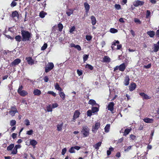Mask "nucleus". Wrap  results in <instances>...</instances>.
Masks as SVG:
<instances>
[{
    "label": "nucleus",
    "mask_w": 159,
    "mask_h": 159,
    "mask_svg": "<svg viewBox=\"0 0 159 159\" xmlns=\"http://www.w3.org/2000/svg\"><path fill=\"white\" fill-rule=\"evenodd\" d=\"M21 32L23 41L26 42L30 41V39L32 35L31 33L24 30H21Z\"/></svg>",
    "instance_id": "obj_1"
},
{
    "label": "nucleus",
    "mask_w": 159,
    "mask_h": 159,
    "mask_svg": "<svg viewBox=\"0 0 159 159\" xmlns=\"http://www.w3.org/2000/svg\"><path fill=\"white\" fill-rule=\"evenodd\" d=\"M89 129L87 126H84L82 127L81 133L84 137H86L89 135Z\"/></svg>",
    "instance_id": "obj_2"
},
{
    "label": "nucleus",
    "mask_w": 159,
    "mask_h": 159,
    "mask_svg": "<svg viewBox=\"0 0 159 159\" xmlns=\"http://www.w3.org/2000/svg\"><path fill=\"white\" fill-rule=\"evenodd\" d=\"M126 67L125 64V63H123L119 66H116L114 68V72H117V70H118L121 71L123 72L125 70Z\"/></svg>",
    "instance_id": "obj_3"
},
{
    "label": "nucleus",
    "mask_w": 159,
    "mask_h": 159,
    "mask_svg": "<svg viewBox=\"0 0 159 159\" xmlns=\"http://www.w3.org/2000/svg\"><path fill=\"white\" fill-rule=\"evenodd\" d=\"M19 17V15L18 14V12L17 11H15L12 12L10 16V17H11L13 20L16 22L18 19Z\"/></svg>",
    "instance_id": "obj_4"
},
{
    "label": "nucleus",
    "mask_w": 159,
    "mask_h": 159,
    "mask_svg": "<svg viewBox=\"0 0 159 159\" xmlns=\"http://www.w3.org/2000/svg\"><path fill=\"white\" fill-rule=\"evenodd\" d=\"M11 109L9 111V113L12 116H13L18 111L16 106L11 107Z\"/></svg>",
    "instance_id": "obj_5"
},
{
    "label": "nucleus",
    "mask_w": 159,
    "mask_h": 159,
    "mask_svg": "<svg viewBox=\"0 0 159 159\" xmlns=\"http://www.w3.org/2000/svg\"><path fill=\"white\" fill-rule=\"evenodd\" d=\"M54 67V65L53 63L52 62H49L48 63V66H46L45 67V72L46 73H48L49 72V71L51 70L52 69H53Z\"/></svg>",
    "instance_id": "obj_6"
},
{
    "label": "nucleus",
    "mask_w": 159,
    "mask_h": 159,
    "mask_svg": "<svg viewBox=\"0 0 159 159\" xmlns=\"http://www.w3.org/2000/svg\"><path fill=\"white\" fill-rule=\"evenodd\" d=\"M100 124L99 122L95 123L94 126H93L92 131L93 132H95L100 126Z\"/></svg>",
    "instance_id": "obj_7"
},
{
    "label": "nucleus",
    "mask_w": 159,
    "mask_h": 159,
    "mask_svg": "<svg viewBox=\"0 0 159 159\" xmlns=\"http://www.w3.org/2000/svg\"><path fill=\"white\" fill-rule=\"evenodd\" d=\"M139 94L140 96L142 97L143 99V100L149 99L151 98L150 96H148L144 93H140Z\"/></svg>",
    "instance_id": "obj_8"
},
{
    "label": "nucleus",
    "mask_w": 159,
    "mask_h": 159,
    "mask_svg": "<svg viewBox=\"0 0 159 159\" xmlns=\"http://www.w3.org/2000/svg\"><path fill=\"white\" fill-rule=\"evenodd\" d=\"M21 62V60L19 58H17L13 62H12L11 65V66H13L18 65Z\"/></svg>",
    "instance_id": "obj_9"
},
{
    "label": "nucleus",
    "mask_w": 159,
    "mask_h": 159,
    "mask_svg": "<svg viewBox=\"0 0 159 159\" xmlns=\"http://www.w3.org/2000/svg\"><path fill=\"white\" fill-rule=\"evenodd\" d=\"M144 3V2L143 1L138 0L134 2L133 4L135 7H137L139 6H142L143 5Z\"/></svg>",
    "instance_id": "obj_10"
},
{
    "label": "nucleus",
    "mask_w": 159,
    "mask_h": 159,
    "mask_svg": "<svg viewBox=\"0 0 159 159\" xmlns=\"http://www.w3.org/2000/svg\"><path fill=\"white\" fill-rule=\"evenodd\" d=\"M114 105L115 104L113 102H110L107 106L108 110L112 112L114 110Z\"/></svg>",
    "instance_id": "obj_11"
},
{
    "label": "nucleus",
    "mask_w": 159,
    "mask_h": 159,
    "mask_svg": "<svg viewBox=\"0 0 159 159\" xmlns=\"http://www.w3.org/2000/svg\"><path fill=\"white\" fill-rule=\"evenodd\" d=\"M25 60L29 65H32L34 63V61L32 59L31 57H26Z\"/></svg>",
    "instance_id": "obj_12"
},
{
    "label": "nucleus",
    "mask_w": 159,
    "mask_h": 159,
    "mask_svg": "<svg viewBox=\"0 0 159 159\" xmlns=\"http://www.w3.org/2000/svg\"><path fill=\"white\" fill-rule=\"evenodd\" d=\"M137 86L136 84L134 82L131 83L129 87V89L130 91H132L134 90Z\"/></svg>",
    "instance_id": "obj_13"
},
{
    "label": "nucleus",
    "mask_w": 159,
    "mask_h": 159,
    "mask_svg": "<svg viewBox=\"0 0 159 159\" xmlns=\"http://www.w3.org/2000/svg\"><path fill=\"white\" fill-rule=\"evenodd\" d=\"M84 5L85 10L86 14V16H87L90 9V6L86 2L84 3Z\"/></svg>",
    "instance_id": "obj_14"
},
{
    "label": "nucleus",
    "mask_w": 159,
    "mask_h": 159,
    "mask_svg": "<svg viewBox=\"0 0 159 159\" xmlns=\"http://www.w3.org/2000/svg\"><path fill=\"white\" fill-rule=\"evenodd\" d=\"M129 78L128 75H126L125 77V79L124 81V85L125 86H127L129 84Z\"/></svg>",
    "instance_id": "obj_15"
},
{
    "label": "nucleus",
    "mask_w": 159,
    "mask_h": 159,
    "mask_svg": "<svg viewBox=\"0 0 159 159\" xmlns=\"http://www.w3.org/2000/svg\"><path fill=\"white\" fill-rule=\"evenodd\" d=\"M91 21V23L93 25H95L97 22V20L95 17L94 16H92L90 17Z\"/></svg>",
    "instance_id": "obj_16"
},
{
    "label": "nucleus",
    "mask_w": 159,
    "mask_h": 159,
    "mask_svg": "<svg viewBox=\"0 0 159 159\" xmlns=\"http://www.w3.org/2000/svg\"><path fill=\"white\" fill-rule=\"evenodd\" d=\"M33 93L34 95L39 96L41 93V91L38 89H35L33 91Z\"/></svg>",
    "instance_id": "obj_17"
},
{
    "label": "nucleus",
    "mask_w": 159,
    "mask_h": 159,
    "mask_svg": "<svg viewBox=\"0 0 159 159\" xmlns=\"http://www.w3.org/2000/svg\"><path fill=\"white\" fill-rule=\"evenodd\" d=\"M147 34L151 38L153 37L155 35V32L153 31H148L147 32Z\"/></svg>",
    "instance_id": "obj_18"
},
{
    "label": "nucleus",
    "mask_w": 159,
    "mask_h": 159,
    "mask_svg": "<svg viewBox=\"0 0 159 159\" xmlns=\"http://www.w3.org/2000/svg\"><path fill=\"white\" fill-rule=\"evenodd\" d=\"M21 96L25 97L26 95L28 94V93L25 90H23L18 93Z\"/></svg>",
    "instance_id": "obj_19"
},
{
    "label": "nucleus",
    "mask_w": 159,
    "mask_h": 159,
    "mask_svg": "<svg viewBox=\"0 0 159 159\" xmlns=\"http://www.w3.org/2000/svg\"><path fill=\"white\" fill-rule=\"evenodd\" d=\"M16 41L18 42H20L21 41H22V37L20 35L16 36L14 38Z\"/></svg>",
    "instance_id": "obj_20"
},
{
    "label": "nucleus",
    "mask_w": 159,
    "mask_h": 159,
    "mask_svg": "<svg viewBox=\"0 0 159 159\" xmlns=\"http://www.w3.org/2000/svg\"><path fill=\"white\" fill-rule=\"evenodd\" d=\"M80 113L78 110H76L74 112L73 116L75 117L76 118H78L80 115Z\"/></svg>",
    "instance_id": "obj_21"
},
{
    "label": "nucleus",
    "mask_w": 159,
    "mask_h": 159,
    "mask_svg": "<svg viewBox=\"0 0 159 159\" xmlns=\"http://www.w3.org/2000/svg\"><path fill=\"white\" fill-rule=\"evenodd\" d=\"M143 121L146 123H152L153 122V119H150L148 118H144L143 119Z\"/></svg>",
    "instance_id": "obj_22"
},
{
    "label": "nucleus",
    "mask_w": 159,
    "mask_h": 159,
    "mask_svg": "<svg viewBox=\"0 0 159 159\" xmlns=\"http://www.w3.org/2000/svg\"><path fill=\"white\" fill-rule=\"evenodd\" d=\"M110 58L107 56H105L103 59V62L109 63L110 61Z\"/></svg>",
    "instance_id": "obj_23"
},
{
    "label": "nucleus",
    "mask_w": 159,
    "mask_h": 159,
    "mask_svg": "<svg viewBox=\"0 0 159 159\" xmlns=\"http://www.w3.org/2000/svg\"><path fill=\"white\" fill-rule=\"evenodd\" d=\"M88 103L91 105L92 106H96L97 105L96 101L93 99H90Z\"/></svg>",
    "instance_id": "obj_24"
},
{
    "label": "nucleus",
    "mask_w": 159,
    "mask_h": 159,
    "mask_svg": "<svg viewBox=\"0 0 159 159\" xmlns=\"http://www.w3.org/2000/svg\"><path fill=\"white\" fill-rule=\"evenodd\" d=\"M38 143V142L34 139H32L30 141V144L33 146H35Z\"/></svg>",
    "instance_id": "obj_25"
},
{
    "label": "nucleus",
    "mask_w": 159,
    "mask_h": 159,
    "mask_svg": "<svg viewBox=\"0 0 159 159\" xmlns=\"http://www.w3.org/2000/svg\"><path fill=\"white\" fill-rule=\"evenodd\" d=\"M63 125V123H62L61 124H58L57 125V130L58 131H61L62 130Z\"/></svg>",
    "instance_id": "obj_26"
},
{
    "label": "nucleus",
    "mask_w": 159,
    "mask_h": 159,
    "mask_svg": "<svg viewBox=\"0 0 159 159\" xmlns=\"http://www.w3.org/2000/svg\"><path fill=\"white\" fill-rule=\"evenodd\" d=\"M59 94L60 97L63 100L65 99V94L63 92H61L59 93Z\"/></svg>",
    "instance_id": "obj_27"
},
{
    "label": "nucleus",
    "mask_w": 159,
    "mask_h": 159,
    "mask_svg": "<svg viewBox=\"0 0 159 159\" xmlns=\"http://www.w3.org/2000/svg\"><path fill=\"white\" fill-rule=\"evenodd\" d=\"M131 130V129H126L124 131L123 135L125 136H126L127 134H128L130 132Z\"/></svg>",
    "instance_id": "obj_28"
},
{
    "label": "nucleus",
    "mask_w": 159,
    "mask_h": 159,
    "mask_svg": "<svg viewBox=\"0 0 159 159\" xmlns=\"http://www.w3.org/2000/svg\"><path fill=\"white\" fill-rule=\"evenodd\" d=\"M57 27L58 30L60 32L61 31L63 27L62 24L60 22L57 25Z\"/></svg>",
    "instance_id": "obj_29"
},
{
    "label": "nucleus",
    "mask_w": 159,
    "mask_h": 159,
    "mask_svg": "<svg viewBox=\"0 0 159 159\" xmlns=\"http://www.w3.org/2000/svg\"><path fill=\"white\" fill-rule=\"evenodd\" d=\"M102 144L101 142H99L96 144H95L94 146V147L97 150L99 148V147L101 146Z\"/></svg>",
    "instance_id": "obj_30"
},
{
    "label": "nucleus",
    "mask_w": 159,
    "mask_h": 159,
    "mask_svg": "<svg viewBox=\"0 0 159 159\" xmlns=\"http://www.w3.org/2000/svg\"><path fill=\"white\" fill-rule=\"evenodd\" d=\"M110 127V125L109 124H107L105 126L104 129L106 132L107 133L109 131Z\"/></svg>",
    "instance_id": "obj_31"
},
{
    "label": "nucleus",
    "mask_w": 159,
    "mask_h": 159,
    "mask_svg": "<svg viewBox=\"0 0 159 159\" xmlns=\"http://www.w3.org/2000/svg\"><path fill=\"white\" fill-rule=\"evenodd\" d=\"M74 10L72 9H69L68 11L66 12V14H67L68 16H70V15L72 14L73 13Z\"/></svg>",
    "instance_id": "obj_32"
},
{
    "label": "nucleus",
    "mask_w": 159,
    "mask_h": 159,
    "mask_svg": "<svg viewBox=\"0 0 159 159\" xmlns=\"http://www.w3.org/2000/svg\"><path fill=\"white\" fill-rule=\"evenodd\" d=\"M154 50L153 51L155 52H157L158 50L159 49V46L157 44H155L154 45Z\"/></svg>",
    "instance_id": "obj_33"
},
{
    "label": "nucleus",
    "mask_w": 159,
    "mask_h": 159,
    "mask_svg": "<svg viewBox=\"0 0 159 159\" xmlns=\"http://www.w3.org/2000/svg\"><path fill=\"white\" fill-rule=\"evenodd\" d=\"M47 14V13L43 11H41L39 13V16L41 18H43Z\"/></svg>",
    "instance_id": "obj_34"
},
{
    "label": "nucleus",
    "mask_w": 159,
    "mask_h": 159,
    "mask_svg": "<svg viewBox=\"0 0 159 159\" xmlns=\"http://www.w3.org/2000/svg\"><path fill=\"white\" fill-rule=\"evenodd\" d=\"M115 41H116V42H113V43L112 44V45L111 46V47L112 49V50H114V46H116V44H119V41L118 40L116 41L115 40Z\"/></svg>",
    "instance_id": "obj_35"
},
{
    "label": "nucleus",
    "mask_w": 159,
    "mask_h": 159,
    "mask_svg": "<svg viewBox=\"0 0 159 159\" xmlns=\"http://www.w3.org/2000/svg\"><path fill=\"white\" fill-rule=\"evenodd\" d=\"M14 146V144H11L9 145L7 148V150L8 151L12 150V149L13 148Z\"/></svg>",
    "instance_id": "obj_36"
},
{
    "label": "nucleus",
    "mask_w": 159,
    "mask_h": 159,
    "mask_svg": "<svg viewBox=\"0 0 159 159\" xmlns=\"http://www.w3.org/2000/svg\"><path fill=\"white\" fill-rule=\"evenodd\" d=\"M92 111L93 113H95L99 111L98 108L96 107H93L92 108Z\"/></svg>",
    "instance_id": "obj_37"
},
{
    "label": "nucleus",
    "mask_w": 159,
    "mask_h": 159,
    "mask_svg": "<svg viewBox=\"0 0 159 159\" xmlns=\"http://www.w3.org/2000/svg\"><path fill=\"white\" fill-rule=\"evenodd\" d=\"M47 110L48 112H52V108L50 105H48L46 107Z\"/></svg>",
    "instance_id": "obj_38"
},
{
    "label": "nucleus",
    "mask_w": 159,
    "mask_h": 159,
    "mask_svg": "<svg viewBox=\"0 0 159 159\" xmlns=\"http://www.w3.org/2000/svg\"><path fill=\"white\" fill-rule=\"evenodd\" d=\"M114 150V149L112 147L110 148L109 150L107 151V156H109L111 154V152Z\"/></svg>",
    "instance_id": "obj_39"
},
{
    "label": "nucleus",
    "mask_w": 159,
    "mask_h": 159,
    "mask_svg": "<svg viewBox=\"0 0 159 159\" xmlns=\"http://www.w3.org/2000/svg\"><path fill=\"white\" fill-rule=\"evenodd\" d=\"M85 67L87 68L90 70H92L93 69V67L91 65L87 64L85 66Z\"/></svg>",
    "instance_id": "obj_40"
},
{
    "label": "nucleus",
    "mask_w": 159,
    "mask_h": 159,
    "mask_svg": "<svg viewBox=\"0 0 159 159\" xmlns=\"http://www.w3.org/2000/svg\"><path fill=\"white\" fill-rule=\"evenodd\" d=\"M110 32L112 33H117L118 30L117 29H116L114 28H111L110 29Z\"/></svg>",
    "instance_id": "obj_41"
},
{
    "label": "nucleus",
    "mask_w": 159,
    "mask_h": 159,
    "mask_svg": "<svg viewBox=\"0 0 159 159\" xmlns=\"http://www.w3.org/2000/svg\"><path fill=\"white\" fill-rule=\"evenodd\" d=\"M48 45L47 43H44L43 44V46L41 48V50L42 51H44L47 48Z\"/></svg>",
    "instance_id": "obj_42"
},
{
    "label": "nucleus",
    "mask_w": 159,
    "mask_h": 159,
    "mask_svg": "<svg viewBox=\"0 0 159 159\" xmlns=\"http://www.w3.org/2000/svg\"><path fill=\"white\" fill-rule=\"evenodd\" d=\"M132 146H129L128 147L125 148L124 151L125 152H128L131 149Z\"/></svg>",
    "instance_id": "obj_43"
},
{
    "label": "nucleus",
    "mask_w": 159,
    "mask_h": 159,
    "mask_svg": "<svg viewBox=\"0 0 159 159\" xmlns=\"http://www.w3.org/2000/svg\"><path fill=\"white\" fill-rule=\"evenodd\" d=\"M89 57V55L84 54L83 55V58L84 62H85L87 60Z\"/></svg>",
    "instance_id": "obj_44"
},
{
    "label": "nucleus",
    "mask_w": 159,
    "mask_h": 159,
    "mask_svg": "<svg viewBox=\"0 0 159 159\" xmlns=\"http://www.w3.org/2000/svg\"><path fill=\"white\" fill-rule=\"evenodd\" d=\"M47 93L48 94H51L54 97H55L56 96V94L53 91H48Z\"/></svg>",
    "instance_id": "obj_45"
},
{
    "label": "nucleus",
    "mask_w": 159,
    "mask_h": 159,
    "mask_svg": "<svg viewBox=\"0 0 159 159\" xmlns=\"http://www.w3.org/2000/svg\"><path fill=\"white\" fill-rule=\"evenodd\" d=\"M69 152L70 153H73L75 152V151L73 147H72L69 150Z\"/></svg>",
    "instance_id": "obj_46"
},
{
    "label": "nucleus",
    "mask_w": 159,
    "mask_h": 159,
    "mask_svg": "<svg viewBox=\"0 0 159 159\" xmlns=\"http://www.w3.org/2000/svg\"><path fill=\"white\" fill-rule=\"evenodd\" d=\"M16 122L15 120H12L10 121V125L11 126H14L16 125Z\"/></svg>",
    "instance_id": "obj_47"
},
{
    "label": "nucleus",
    "mask_w": 159,
    "mask_h": 159,
    "mask_svg": "<svg viewBox=\"0 0 159 159\" xmlns=\"http://www.w3.org/2000/svg\"><path fill=\"white\" fill-rule=\"evenodd\" d=\"M25 124L27 126H28L30 125V122L29 120L27 119H25L24 121Z\"/></svg>",
    "instance_id": "obj_48"
},
{
    "label": "nucleus",
    "mask_w": 159,
    "mask_h": 159,
    "mask_svg": "<svg viewBox=\"0 0 159 159\" xmlns=\"http://www.w3.org/2000/svg\"><path fill=\"white\" fill-rule=\"evenodd\" d=\"M92 113L91 110H88L87 112V116H92Z\"/></svg>",
    "instance_id": "obj_49"
},
{
    "label": "nucleus",
    "mask_w": 159,
    "mask_h": 159,
    "mask_svg": "<svg viewBox=\"0 0 159 159\" xmlns=\"http://www.w3.org/2000/svg\"><path fill=\"white\" fill-rule=\"evenodd\" d=\"M77 72L79 76H80L83 74L82 71L81 70H80L79 69H77Z\"/></svg>",
    "instance_id": "obj_50"
},
{
    "label": "nucleus",
    "mask_w": 159,
    "mask_h": 159,
    "mask_svg": "<svg viewBox=\"0 0 159 159\" xmlns=\"http://www.w3.org/2000/svg\"><path fill=\"white\" fill-rule=\"evenodd\" d=\"M17 5V3L15 2L14 1H12L11 4V7H14L16 6Z\"/></svg>",
    "instance_id": "obj_51"
},
{
    "label": "nucleus",
    "mask_w": 159,
    "mask_h": 159,
    "mask_svg": "<svg viewBox=\"0 0 159 159\" xmlns=\"http://www.w3.org/2000/svg\"><path fill=\"white\" fill-rule=\"evenodd\" d=\"M17 149H16V148H14L12 151L11 153L12 154H16L17 153Z\"/></svg>",
    "instance_id": "obj_52"
},
{
    "label": "nucleus",
    "mask_w": 159,
    "mask_h": 159,
    "mask_svg": "<svg viewBox=\"0 0 159 159\" xmlns=\"http://www.w3.org/2000/svg\"><path fill=\"white\" fill-rule=\"evenodd\" d=\"M75 27L73 26L70 29L69 32L70 33H72L73 31H75Z\"/></svg>",
    "instance_id": "obj_53"
},
{
    "label": "nucleus",
    "mask_w": 159,
    "mask_h": 159,
    "mask_svg": "<svg viewBox=\"0 0 159 159\" xmlns=\"http://www.w3.org/2000/svg\"><path fill=\"white\" fill-rule=\"evenodd\" d=\"M33 132V130L32 129H31L29 131H27L26 132V134L28 135H30L32 134Z\"/></svg>",
    "instance_id": "obj_54"
},
{
    "label": "nucleus",
    "mask_w": 159,
    "mask_h": 159,
    "mask_svg": "<svg viewBox=\"0 0 159 159\" xmlns=\"http://www.w3.org/2000/svg\"><path fill=\"white\" fill-rule=\"evenodd\" d=\"M92 39V37L90 35H86V39L88 41H90Z\"/></svg>",
    "instance_id": "obj_55"
},
{
    "label": "nucleus",
    "mask_w": 159,
    "mask_h": 159,
    "mask_svg": "<svg viewBox=\"0 0 159 159\" xmlns=\"http://www.w3.org/2000/svg\"><path fill=\"white\" fill-rule=\"evenodd\" d=\"M66 150L67 149L66 148H64L62 150L61 154L63 155H64L66 153Z\"/></svg>",
    "instance_id": "obj_56"
},
{
    "label": "nucleus",
    "mask_w": 159,
    "mask_h": 159,
    "mask_svg": "<svg viewBox=\"0 0 159 159\" xmlns=\"http://www.w3.org/2000/svg\"><path fill=\"white\" fill-rule=\"evenodd\" d=\"M54 86L55 89L57 90L60 87L57 83H56Z\"/></svg>",
    "instance_id": "obj_57"
},
{
    "label": "nucleus",
    "mask_w": 159,
    "mask_h": 159,
    "mask_svg": "<svg viewBox=\"0 0 159 159\" xmlns=\"http://www.w3.org/2000/svg\"><path fill=\"white\" fill-rule=\"evenodd\" d=\"M115 8L118 10L121 9L120 5L119 4H116L115 5Z\"/></svg>",
    "instance_id": "obj_58"
},
{
    "label": "nucleus",
    "mask_w": 159,
    "mask_h": 159,
    "mask_svg": "<svg viewBox=\"0 0 159 159\" xmlns=\"http://www.w3.org/2000/svg\"><path fill=\"white\" fill-rule=\"evenodd\" d=\"M43 80H44V81H45V82H48V80H49V78L48 77V76H45L44 78H43Z\"/></svg>",
    "instance_id": "obj_59"
},
{
    "label": "nucleus",
    "mask_w": 159,
    "mask_h": 159,
    "mask_svg": "<svg viewBox=\"0 0 159 159\" xmlns=\"http://www.w3.org/2000/svg\"><path fill=\"white\" fill-rule=\"evenodd\" d=\"M75 48H76L79 51H80L81 50L80 46L79 45H76Z\"/></svg>",
    "instance_id": "obj_60"
},
{
    "label": "nucleus",
    "mask_w": 159,
    "mask_h": 159,
    "mask_svg": "<svg viewBox=\"0 0 159 159\" xmlns=\"http://www.w3.org/2000/svg\"><path fill=\"white\" fill-rule=\"evenodd\" d=\"M23 87L22 85H20L17 90L18 93V92L22 91V89H23Z\"/></svg>",
    "instance_id": "obj_61"
},
{
    "label": "nucleus",
    "mask_w": 159,
    "mask_h": 159,
    "mask_svg": "<svg viewBox=\"0 0 159 159\" xmlns=\"http://www.w3.org/2000/svg\"><path fill=\"white\" fill-rule=\"evenodd\" d=\"M130 32L133 37H134L135 36V34L134 31L133 30H130Z\"/></svg>",
    "instance_id": "obj_62"
},
{
    "label": "nucleus",
    "mask_w": 159,
    "mask_h": 159,
    "mask_svg": "<svg viewBox=\"0 0 159 159\" xmlns=\"http://www.w3.org/2000/svg\"><path fill=\"white\" fill-rule=\"evenodd\" d=\"M58 106V105L57 103H55L52 104V108H54L57 107Z\"/></svg>",
    "instance_id": "obj_63"
},
{
    "label": "nucleus",
    "mask_w": 159,
    "mask_h": 159,
    "mask_svg": "<svg viewBox=\"0 0 159 159\" xmlns=\"http://www.w3.org/2000/svg\"><path fill=\"white\" fill-rule=\"evenodd\" d=\"M134 21L135 22L138 23L139 24H141V21L138 19H134Z\"/></svg>",
    "instance_id": "obj_64"
}]
</instances>
